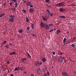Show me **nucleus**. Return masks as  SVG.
<instances>
[{
	"label": "nucleus",
	"mask_w": 76,
	"mask_h": 76,
	"mask_svg": "<svg viewBox=\"0 0 76 76\" xmlns=\"http://www.w3.org/2000/svg\"><path fill=\"white\" fill-rule=\"evenodd\" d=\"M43 20H44V21H47L48 19L46 18H45V17H42Z\"/></svg>",
	"instance_id": "9d476101"
},
{
	"label": "nucleus",
	"mask_w": 76,
	"mask_h": 76,
	"mask_svg": "<svg viewBox=\"0 0 76 76\" xmlns=\"http://www.w3.org/2000/svg\"><path fill=\"white\" fill-rule=\"evenodd\" d=\"M37 74H41L42 73V70L40 68H37Z\"/></svg>",
	"instance_id": "f03ea898"
},
{
	"label": "nucleus",
	"mask_w": 76,
	"mask_h": 76,
	"mask_svg": "<svg viewBox=\"0 0 76 76\" xmlns=\"http://www.w3.org/2000/svg\"><path fill=\"white\" fill-rule=\"evenodd\" d=\"M10 45H12V44L11 43H10Z\"/></svg>",
	"instance_id": "0e129e2a"
},
{
	"label": "nucleus",
	"mask_w": 76,
	"mask_h": 76,
	"mask_svg": "<svg viewBox=\"0 0 76 76\" xmlns=\"http://www.w3.org/2000/svg\"><path fill=\"white\" fill-rule=\"evenodd\" d=\"M59 17L61 18H62V19L66 18V17H65L64 16H59Z\"/></svg>",
	"instance_id": "f3484780"
},
{
	"label": "nucleus",
	"mask_w": 76,
	"mask_h": 76,
	"mask_svg": "<svg viewBox=\"0 0 76 76\" xmlns=\"http://www.w3.org/2000/svg\"><path fill=\"white\" fill-rule=\"evenodd\" d=\"M4 43H5V44H6V42H6V41L5 40H4Z\"/></svg>",
	"instance_id": "a18cd8bd"
},
{
	"label": "nucleus",
	"mask_w": 76,
	"mask_h": 76,
	"mask_svg": "<svg viewBox=\"0 0 76 76\" xmlns=\"http://www.w3.org/2000/svg\"><path fill=\"white\" fill-rule=\"evenodd\" d=\"M50 1V0H45L46 3H48Z\"/></svg>",
	"instance_id": "2f4dec72"
},
{
	"label": "nucleus",
	"mask_w": 76,
	"mask_h": 76,
	"mask_svg": "<svg viewBox=\"0 0 76 76\" xmlns=\"http://www.w3.org/2000/svg\"><path fill=\"white\" fill-rule=\"evenodd\" d=\"M49 7H51V6H49Z\"/></svg>",
	"instance_id": "052dcab7"
},
{
	"label": "nucleus",
	"mask_w": 76,
	"mask_h": 76,
	"mask_svg": "<svg viewBox=\"0 0 76 76\" xmlns=\"http://www.w3.org/2000/svg\"><path fill=\"white\" fill-rule=\"evenodd\" d=\"M53 55H55L56 54V52H53Z\"/></svg>",
	"instance_id": "a19ab883"
},
{
	"label": "nucleus",
	"mask_w": 76,
	"mask_h": 76,
	"mask_svg": "<svg viewBox=\"0 0 76 76\" xmlns=\"http://www.w3.org/2000/svg\"><path fill=\"white\" fill-rule=\"evenodd\" d=\"M73 39H74L75 40V39H76V37H73Z\"/></svg>",
	"instance_id": "c03bdc74"
},
{
	"label": "nucleus",
	"mask_w": 76,
	"mask_h": 76,
	"mask_svg": "<svg viewBox=\"0 0 76 76\" xmlns=\"http://www.w3.org/2000/svg\"><path fill=\"white\" fill-rule=\"evenodd\" d=\"M10 63V61H7V64H9Z\"/></svg>",
	"instance_id": "7c9ffc66"
},
{
	"label": "nucleus",
	"mask_w": 76,
	"mask_h": 76,
	"mask_svg": "<svg viewBox=\"0 0 76 76\" xmlns=\"http://www.w3.org/2000/svg\"><path fill=\"white\" fill-rule=\"evenodd\" d=\"M53 23H50L48 24V26H53Z\"/></svg>",
	"instance_id": "c756f323"
},
{
	"label": "nucleus",
	"mask_w": 76,
	"mask_h": 76,
	"mask_svg": "<svg viewBox=\"0 0 76 76\" xmlns=\"http://www.w3.org/2000/svg\"><path fill=\"white\" fill-rule=\"evenodd\" d=\"M59 10L60 11V12H63V11H64V9L61 8H60Z\"/></svg>",
	"instance_id": "aec40b11"
},
{
	"label": "nucleus",
	"mask_w": 76,
	"mask_h": 76,
	"mask_svg": "<svg viewBox=\"0 0 76 76\" xmlns=\"http://www.w3.org/2000/svg\"><path fill=\"white\" fill-rule=\"evenodd\" d=\"M24 11V13H26V10H23Z\"/></svg>",
	"instance_id": "3c124183"
},
{
	"label": "nucleus",
	"mask_w": 76,
	"mask_h": 76,
	"mask_svg": "<svg viewBox=\"0 0 76 76\" xmlns=\"http://www.w3.org/2000/svg\"><path fill=\"white\" fill-rule=\"evenodd\" d=\"M66 38H65L63 40V43H64V44L66 42Z\"/></svg>",
	"instance_id": "6ab92c4d"
},
{
	"label": "nucleus",
	"mask_w": 76,
	"mask_h": 76,
	"mask_svg": "<svg viewBox=\"0 0 76 76\" xmlns=\"http://www.w3.org/2000/svg\"><path fill=\"white\" fill-rule=\"evenodd\" d=\"M44 76H48L49 75H47V74H45Z\"/></svg>",
	"instance_id": "37998d69"
},
{
	"label": "nucleus",
	"mask_w": 76,
	"mask_h": 76,
	"mask_svg": "<svg viewBox=\"0 0 76 76\" xmlns=\"http://www.w3.org/2000/svg\"><path fill=\"white\" fill-rule=\"evenodd\" d=\"M4 7L5 6H6V5L5 4H4Z\"/></svg>",
	"instance_id": "6e6d98bb"
},
{
	"label": "nucleus",
	"mask_w": 76,
	"mask_h": 76,
	"mask_svg": "<svg viewBox=\"0 0 76 76\" xmlns=\"http://www.w3.org/2000/svg\"><path fill=\"white\" fill-rule=\"evenodd\" d=\"M15 20L13 18H10L9 19V22H13Z\"/></svg>",
	"instance_id": "20e7f679"
},
{
	"label": "nucleus",
	"mask_w": 76,
	"mask_h": 76,
	"mask_svg": "<svg viewBox=\"0 0 76 76\" xmlns=\"http://www.w3.org/2000/svg\"><path fill=\"white\" fill-rule=\"evenodd\" d=\"M26 4L27 6H29L31 5V2L28 1Z\"/></svg>",
	"instance_id": "6e6552de"
},
{
	"label": "nucleus",
	"mask_w": 76,
	"mask_h": 76,
	"mask_svg": "<svg viewBox=\"0 0 76 76\" xmlns=\"http://www.w3.org/2000/svg\"><path fill=\"white\" fill-rule=\"evenodd\" d=\"M42 60L43 63H45V62L46 61V59H45V58H44L43 59H42Z\"/></svg>",
	"instance_id": "9b49d317"
},
{
	"label": "nucleus",
	"mask_w": 76,
	"mask_h": 76,
	"mask_svg": "<svg viewBox=\"0 0 76 76\" xmlns=\"http://www.w3.org/2000/svg\"><path fill=\"white\" fill-rule=\"evenodd\" d=\"M27 30H28V31H29V29H30V27H28L27 28Z\"/></svg>",
	"instance_id": "473e14b6"
},
{
	"label": "nucleus",
	"mask_w": 76,
	"mask_h": 76,
	"mask_svg": "<svg viewBox=\"0 0 76 76\" xmlns=\"http://www.w3.org/2000/svg\"><path fill=\"white\" fill-rule=\"evenodd\" d=\"M47 74H48V76H49L50 75V73H49V72H48V71H47Z\"/></svg>",
	"instance_id": "79ce46f5"
},
{
	"label": "nucleus",
	"mask_w": 76,
	"mask_h": 76,
	"mask_svg": "<svg viewBox=\"0 0 76 76\" xmlns=\"http://www.w3.org/2000/svg\"><path fill=\"white\" fill-rule=\"evenodd\" d=\"M21 63H26V59L24 58L22 59L21 60Z\"/></svg>",
	"instance_id": "0eeeda50"
},
{
	"label": "nucleus",
	"mask_w": 76,
	"mask_h": 76,
	"mask_svg": "<svg viewBox=\"0 0 76 76\" xmlns=\"http://www.w3.org/2000/svg\"><path fill=\"white\" fill-rule=\"evenodd\" d=\"M46 11H47V12L48 13H50V10H49L48 9L46 10Z\"/></svg>",
	"instance_id": "c85d7f7f"
},
{
	"label": "nucleus",
	"mask_w": 76,
	"mask_h": 76,
	"mask_svg": "<svg viewBox=\"0 0 76 76\" xmlns=\"http://www.w3.org/2000/svg\"><path fill=\"white\" fill-rule=\"evenodd\" d=\"M10 18H13L14 17H15V16L13 15H9Z\"/></svg>",
	"instance_id": "412c9836"
},
{
	"label": "nucleus",
	"mask_w": 76,
	"mask_h": 76,
	"mask_svg": "<svg viewBox=\"0 0 76 76\" xmlns=\"http://www.w3.org/2000/svg\"><path fill=\"white\" fill-rule=\"evenodd\" d=\"M53 30H56V28H54L53 29Z\"/></svg>",
	"instance_id": "e2e57ef3"
},
{
	"label": "nucleus",
	"mask_w": 76,
	"mask_h": 76,
	"mask_svg": "<svg viewBox=\"0 0 76 76\" xmlns=\"http://www.w3.org/2000/svg\"><path fill=\"white\" fill-rule=\"evenodd\" d=\"M53 66H52V69H53Z\"/></svg>",
	"instance_id": "680f3d73"
},
{
	"label": "nucleus",
	"mask_w": 76,
	"mask_h": 76,
	"mask_svg": "<svg viewBox=\"0 0 76 76\" xmlns=\"http://www.w3.org/2000/svg\"><path fill=\"white\" fill-rule=\"evenodd\" d=\"M26 22H29V19L27 17L26 18Z\"/></svg>",
	"instance_id": "393cba45"
},
{
	"label": "nucleus",
	"mask_w": 76,
	"mask_h": 76,
	"mask_svg": "<svg viewBox=\"0 0 76 76\" xmlns=\"http://www.w3.org/2000/svg\"><path fill=\"white\" fill-rule=\"evenodd\" d=\"M63 53L62 52H61L60 53V54H61V55H62V54H63Z\"/></svg>",
	"instance_id": "603ef678"
},
{
	"label": "nucleus",
	"mask_w": 76,
	"mask_h": 76,
	"mask_svg": "<svg viewBox=\"0 0 76 76\" xmlns=\"http://www.w3.org/2000/svg\"><path fill=\"white\" fill-rule=\"evenodd\" d=\"M5 15V13H2L0 15V18H2L3 16H4V15Z\"/></svg>",
	"instance_id": "f8f14e48"
},
{
	"label": "nucleus",
	"mask_w": 76,
	"mask_h": 76,
	"mask_svg": "<svg viewBox=\"0 0 76 76\" xmlns=\"http://www.w3.org/2000/svg\"><path fill=\"white\" fill-rule=\"evenodd\" d=\"M49 14H50V15H50V16H53V13H50H50H49Z\"/></svg>",
	"instance_id": "72a5a7b5"
},
{
	"label": "nucleus",
	"mask_w": 76,
	"mask_h": 76,
	"mask_svg": "<svg viewBox=\"0 0 76 76\" xmlns=\"http://www.w3.org/2000/svg\"><path fill=\"white\" fill-rule=\"evenodd\" d=\"M10 54H11V55H15L16 53L15 52H14L11 53H10Z\"/></svg>",
	"instance_id": "4468645a"
},
{
	"label": "nucleus",
	"mask_w": 76,
	"mask_h": 76,
	"mask_svg": "<svg viewBox=\"0 0 76 76\" xmlns=\"http://www.w3.org/2000/svg\"><path fill=\"white\" fill-rule=\"evenodd\" d=\"M56 32L57 34H58V33H60V32H61V31H60V30H58Z\"/></svg>",
	"instance_id": "4be33fe9"
},
{
	"label": "nucleus",
	"mask_w": 76,
	"mask_h": 76,
	"mask_svg": "<svg viewBox=\"0 0 76 76\" xmlns=\"http://www.w3.org/2000/svg\"><path fill=\"white\" fill-rule=\"evenodd\" d=\"M26 3V1H24V3Z\"/></svg>",
	"instance_id": "de8ad7c7"
},
{
	"label": "nucleus",
	"mask_w": 76,
	"mask_h": 76,
	"mask_svg": "<svg viewBox=\"0 0 76 76\" xmlns=\"http://www.w3.org/2000/svg\"><path fill=\"white\" fill-rule=\"evenodd\" d=\"M42 64V61H41L40 63H39V65H41Z\"/></svg>",
	"instance_id": "c9c22d12"
},
{
	"label": "nucleus",
	"mask_w": 76,
	"mask_h": 76,
	"mask_svg": "<svg viewBox=\"0 0 76 76\" xmlns=\"http://www.w3.org/2000/svg\"><path fill=\"white\" fill-rule=\"evenodd\" d=\"M18 32L19 33H22L23 32V30L21 29L19 30Z\"/></svg>",
	"instance_id": "a211bd4d"
},
{
	"label": "nucleus",
	"mask_w": 76,
	"mask_h": 76,
	"mask_svg": "<svg viewBox=\"0 0 76 76\" xmlns=\"http://www.w3.org/2000/svg\"><path fill=\"white\" fill-rule=\"evenodd\" d=\"M71 46L72 47H75V44H72L71 45Z\"/></svg>",
	"instance_id": "bb28decb"
},
{
	"label": "nucleus",
	"mask_w": 76,
	"mask_h": 76,
	"mask_svg": "<svg viewBox=\"0 0 76 76\" xmlns=\"http://www.w3.org/2000/svg\"><path fill=\"white\" fill-rule=\"evenodd\" d=\"M6 48H9V46H7V45H6Z\"/></svg>",
	"instance_id": "4c0bfd02"
},
{
	"label": "nucleus",
	"mask_w": 76,
	"mask_h": 76,
	"mask_svg": "<svg viewBox=\"0 0 76 76\" xmlns=\"http://www.w3.org/2000/svg\"><path fill=\"white\" fill-rule=\"evenodd\" d=\"M11 76H13V75L11 74Z\"/></svg>",
	"instance_id": "5fc2aeb1"
},
{
	"label": "nucleus",
	"mask_w": 76,
	"mask_h": 76,
	"mask_svg": "<svg viewBox=\"0 0 76 76\" xmlns=\"http://www.w3.org/2000/svg\"><path fill=\"white\" fill-rule=\"evenodd\" d=\"M31 76H34V75L32 74V75H31Z\"/></svg>",
	"instance_id": "864d4df0"
},
{
	"label": "nucleus",
	"mask_w": 76,
	"mask_h": 76,
	"mask_svg": "<svg viewBox=\"0 0 76 76\" xmlns=\"http://www.w3.org/2000/svg\"><path fill=\"white\" fill-rule=\"evenodd\" d=\"M15 8H16V7H17V6H18V3H15Z\"/></svg>",
	"instance_id": "a878e982"
},
{
	"label": "nucleus",
	"mask_w": 76,
	"mask_h": 76,
	"mask_svg": "<svg viewBox=\"0 0 76 76\" xmlns=\"http://www.w3.org/2000/svg\"><path fill=\"white\" fill-rule=\"evenodd\" d=\"M31 27L32 29H34L35 27H34V24H31Z\"/></svg>",
	"instance_id": "b1692460"
},
{
	"label": "nucleus",
	"mask_w": 76,
	"mask_h": 76,
	"mask_svg": "<svg viewBox=\"0 0 76 76\" xmlns=\"http://www.w3.org/2000/svg\"><path fill=\"white\" fill-rule=\"evenodd\" d=\"M27 56L29 57V58H31V56L29 53H28Z\"/></svg>",
	"instance_id": "cd10ccee"
},
{
	"label": "nucleus",
	"mask_w": 76,
	"mask_h": 76,
	"mask_svg": "<svg viewBox=\"0 0 76 76\" xmlns=\"http://www.w3.org/2000/svg\"><path fill=\"white\" fill-rule=\"evenodd\" d=\"M20 70H22V69H21V68H20Z\"/></svg>",
	"instance_id": "4d7b16f0"
},
{
	"label": "nucleus",
	"mask_w": 76,
	"mask_h": 76,
	"mask_svg": "<svg viewBox=\"0 0 76 76\" xmlns=\"http://www.w3.org/2000/svg\"><path fill=\"white\" fill-rule=\"evenodd\" d=\"M31 35L33 36V37H35L36 36V34H32Z\"/></svg>",
	"instance_id": "58836bf2"
},
{
	"label": "nucleus",
	"mask_w": 76,
	"mask_h": 76,
	"mask_svg": "<svg viewBox=\"0 0 76 76\" xmlns=\"http://www.w3.org/2000/svg\"><path fill=\"white\" fill-rule=\"evenodd\" d=\"M53 31H54V30H53V29H52L49 31V32H53Z\"/></svg>",
	"instance_id": "f704fd0d"
},
{
	"label": "nucleus",
	"mask_w": 76,
	"mask_h": 76,
	"mask_svg": "<svg viewBox=\"0 0 76 76\" xmlns=\"http://www.w3.org/2000/svg\"><path fill=\"white\" fill-rule=\"evenodd\" d=\"M69 32L68 31L67 32V34H69Z\"/></svg>",
	"instance_id": "13d9d810"
},
{
	"label": "nucleus",
	"mask_w": 76,
	"mask_h": 76,
	"mask_svg": "<svg viewBox=\"0 0 76 76\" xmlns=\"http://www.w3.org/2000/svg\"><path fill=\"white\" fill-rule=\"evenodd\" d=\"M61 3H59L58 4H56L57 6H58V7H60L61 6Z\"/></svg>",
	"instance_id": "ddd939ff"
},
{
	"label": "nucleus",
	"mask_w": 76,
	"mask_h": 76,
	"mask_svg": "<svg viewBox=\"0 0 76 76\" xmlns=\"http://www.w3.org/2000/svg\"><path fill=\"white\" fill-rule=\"evenodd\" d=\"M23 73L24 74H26V73H26V72H24Z\"/></svg>",
	"instance_id": "09e8293b"
},
{
	"label": "nucleus",
	"mask_w": 76,
	"mask_h": 76,
	"mask_svg": "<svg viewBox=\"0 0 76 76\" xmlns=\"http://www.w3.org/2000/svg\"><path fill=\"white\" fill-rule=\"evenodd\" d=\"M19 70V68L18 67H17L15 68L14 71H17L18 70Z\"/></svg>",
	"instance_id": "2eb2a0df"
},
{
	"label": "nucleus",
	"mask_w": 76,
	"mask_h": 76,
	"mask_svg": "<svg viewBox=\"0 0 76 76\" xmlns=\"http://www.w3.org/2000/svg\"><path fill=\"white\" fill-rule=\"evenodd\" d=\"M75 73V72H74V73Z\"/></svg>",
	"instance_id": "69168bd1"
},
{
	"label": "nucleus",
	"mask_w": 76,
	"mask_h": 76,
	"mask_svg": "<svg viewBox=\"0 0 76 76\" xmlns=\"http://www.w3.org/2000/svg\"><path fill=\"white\" fill-rule=\"evenodd\" d=\"M35 66H39V62L38 61H36L35 62Z\"/></svg>",
	"instance_id": "1a4fd4ad"
},
{
	"label": "nucleus",
	"mask_w": 76,
	"mask_h": 76,
	"mask_svg": "<svg viewBox=\"0 0 76 76\" xmlns=\"http://www.w3.org/2000/svg\"><path fill=\"white\" fill-rule=\"evenodd\" d=\"M62 75L63 76H69V75L67 74V73L66 72H64L62 73Z\"/></svg>",
	"instance_id": "7ed1b4c3"
},
{
	"label": "nucleus",
	"mask_w": 76,
	"mask_h": 76,
	"mask_svg": "<svg viewBox=\"0 0 76 76\" xmlns=\"http://www.w3.org/2000/svg\"><path fill=\"white\" fill-rule=\"evenodd\" d=\"M45 24L42 22H41L40 24V26L42 27V28H44V27H45Z\"/></svg>",
	"instance_id": "39448f33"
},
{
	"label": "nucleus",
	"mask_w": 76,
	"mask_h": 76,
	"mask_svg": "<svg viewBox=\"0 0 76 76\" xmlns=\"http://www.w3.org/2000/svg\"><path fill=\"white\" fill-rule=\"evenodd\" d=\"M69 42L70 41L67 40V41H66V42L65 43V45H66V44H69Z\"/></svg>",
	"instance_id": "dca6fc26"
},
{
	"label": "nucleus",
	"mask_w": 76,
	"mask_h": 76,
	"mask_svg": "<svg viewBox=\"0 0 76 76\" xmlns=\"http://www.w3.org/2000/svg\"><path fill=\"white\" fill-rule=\"evenodd\" d=\"M29 32H30V30L29 31Z\"/></svg>",
	"instance_id": "774afa93"
},
{
	"label": "nucleus",
	"mask_w": 76,
	"mask_h": 76,
	"mask_svg": "<svg viewBox=\"0 0 76 76\" xmlns=\"http://www.w3.org/2000/svg\"><path fill=\"white\" fill-rule=\"evenodd\" d=\"M1 68L2 69H3L4 68V67L3 66H1Z\"/></svg>",
	"instance_id": "8fccbe9b"
},
{
	"label": "nucleus",
	"mask_w": 76,
	"mask_h": 76,
	"mask_svg": "<svg viewBox=\"0 0 76 76\" xmlns=\"http://www.w3.org/2000/svg\"><path fill=\"white\" fill-rule=\"evenodd\" d=\"M33 7V5H31L30 6V7Z\"/></svg>",
	"instance_id": "49530a36"
},
{
	"label": "nucleus",
	"mask_w": 76,
	"mask_h": 76,
	"mask_svg": "<svg viewBox=\"0 0 76 76\" xmlns=\"http://www.w3.org/2000/svg\"><path fill=\"white\" fill-rule=\"evenodd\" d=\"M1 47H3V45H1Z\"/></svg>",
	"instance_id": "338daca9"
},
{
	"label": "nucleus",
	"mask_w": 76,
	"mask_h": 76,
	"mask_svg": "<svg viewBox=\"0 0 76 76\" xmlns=\"http://www.w3.org/2000/svg\"><path fill=\"white\" fill-rule=\"evenodd\" d=\"M45 25H46L45 28V29H50V27L48 26V24H45Z\"/></svg>",
	"instance_id": "423d86ee"
},
{
	"label": "nucleus",
	"mask_w": 76,
	"mask_h": 76,
	"mask_svg": "<svg viewBox=\"0 0 76 76\" xmlns=\"http://www.w3.org/2000/svg\"><path fill=\"white\" fill-rule=\"evenodd\" d=\"M73 6H76V5H74Z\"/></svg>",
	"instance_id": "bf43d9fd"
},
{
	"label": "nucleus",
	"mask_w": 76,
	"mask_h": 76,
	"mask_svg": "<svg viewBox=\"0 0 76 76\" xmlns=\"http://www.w3.org/2000/svg\"><path fill=\"white\" fill-rule=\"evenodd\" d=\"M29 10L30 12H32L33 11V9L32 8H30L29 9Z\"/></svg>",
	"instance_id": "5701e85b"
},
{
	"label": "nucleus",
	"mask_w": 76,
	"mask_h": 76,
	"mask_svg": "<svg viewBox=\"0 0 76 76\" xmlns=\"http://www.w3.org/2000/svg\"><path fill=\"white\" fill-rule=\"evenodd\" d=\"M12 1H13L15 2V3H16L17 2V0H12Z\"/></svg>",
	"instance_id": "ea45409f"
},
{
	"label": "nucleus",
	"mask_w": 76,
	"mask_h": 76,
	"mask_svg": "<svg viewBox=\"0 0 76 76\" xmlns=\"http://www.w3.org/2000/svg\"><path fill=\"white\" fill-rule=\"evenodd\" d=\"M63 60H65V58H64V57L60 56L59 57L58 59V61L59 63H63Z\"/></svg>",
	"instance_id": "f257e3e1"
},
{
	"label": "nucleus",
	"mask_w": 76,
	"mask_h": 76,
	"mask_svg": "<svg viewBox=\"0 0 76 76\" xmlns=\"http://www.w3.org/2000/svg\"><path fill=\"white\" fill-rule=\"evenodd\" d=\"M10 4L11 6H12V5H13V3H12V2H10Z\"/></svg>",
	"instance_id": "e433bc0d"
}]
</instances>
